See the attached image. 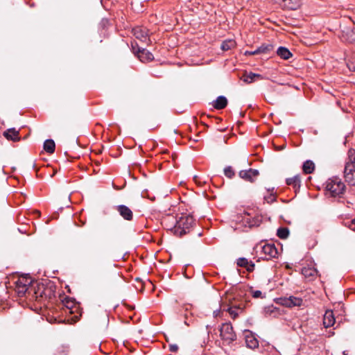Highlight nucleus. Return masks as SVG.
I'll return each instance as SVG.
<instances>
[{
  "label": "nucleus",
  "mask_w": 355,
  "mask_h": 355,
  "mask_svg": "<svg viewBox=\"0 0 355 355\" xmlns=\"http://www.w3.org/2000/svg\"><path fill=\"white\" fill-rule=\"evenodd\" d=\"M110 21L107 19H103L100 24H99V28L103 31H107L110 26H111Z\"/></svg>",
  "instance_id": "nucleus-28"
},
{
  "label": "nucleus",
  "mask_w": 355,
  "mask_h": 355,
  "mask_svg": "<svg viewBox=\"0 0 355 355\" xmlns=\"http://www.w3.org/2000/svg\"><path fill=\"white\" fill-rule=\"evenodd\" d=\"M302 169L306 174L312 173L315 169V164L312 161L307 160L304 163Z\"/></svg>",
  "instance_id": "nucleus-21"
},
{
  "label": "nucleus",
  "mask_w": 355,
  "mask_h": 355,
  "mask_svg": "<svg viewBox=\"0 0 355 355\" xmlns=\"http://www.w3.org/2000/svg\"><path fill=\"white\" fill-rule=\"evenodd\" d=\"M55 142L52 139H47L44 143V149L49 153H53L55 151Z\"/></svg>",
  "instance_id": "nucleus-22"
},
{
  "label": "nucleus",
  "mask_w": 355,
  "mask_h": 355,
  "mask_svg": "<svg viewBox=\"0 0 355 355\" xmlns=\"http://www.w3.org/2000/svg\"><path fill=\"white\" fill-rule=\"evenodd\" d=\"M169 350L172 352H176L178 350V346L176 344L169 345Z\"/></svg>",
  "instance_id": "nucleus-34"
},
{
  "label": "nucleus",
  "mask_w": 355,
  "mask_h": 355,
  "mask_svg": "<svg viewBox=\"0 0 355 355\" xmlns=\"http://www.w3.org/2000/svg\"><path fill=\"white\" fill-rule=\"evenodd\" d=\"M227 105V100L223 96H218L215 101L213 102L212 105L215 109L222 110Z\"/></svg>",
  "instance_id": "nucleus-18"
},
{
  "label": "nucleus",
  "mask_w": 355,
  "mask_h": 355,
  "mask_svg": "<svg viewBox=\"0 0 355 355\" xmlns=\"http://www.w3.org/2000/svg\"><path fill=\"white\" fill-rule=\"evenodd\" d=\"M35 294L37 300L46 297V293L44 286L43 284L37 286V290L35 291Z\"/></svg>",
  "instance_id": "nucleus-23"
},
{
  "label": "nucleus",
  "mask_w": 355,
  "mask_h": 355,
  "mask_svg": "<svg viewBox=\"0 0 355 355\" xmlns=\"http://www.w3.org/2000/svg\"><path fill=\"white\" fill-rule=\"evenodd\" d=\"M64 303L68 309H72L74 304V300L70 299L69 297H66L64 299Z\"/></svg>",
  "instance_id": "nucleus-32"
},
{
  "label": "nucleus",
  "mask_w": 355,
  "mask_h": 355,
  "mask_svg": "<svg viewBox=\"0 0 355 355\" xmlns=\"http://www.w3.org/2000/svg\"><path fill=\"white\" fill-rule=\"evenodd\" d=\"M344 171L355 172V164L347 162L345 164Z\"/></svg>",
  "instance_id": "nucleus-33"
},
{
  "label": "nucleus",
  "mask_w": 355,
  "mask_h": 355,
  "mask_svg": "<svg viewBox=\"0 0 355 355\" xmlns=\"http://www.w3.org/2000/svg\"><path fill=\"white\" fill-rule=\"evenodd\" d=\"M347 66L350 71H355V62H349Z\"/></svg>",
  "instance_id": "nucleus-35"
},
{
  "label": "nucleus",
  "mask_w": 355,
  "mask_h": 355,
  "mask_svg": "<svg viewBox=\"0 0 355 355\" xmlns=\"http://www.w3.org/2000/svg\"><path fill=\"white\" fill-rule=\"evenodd\" d=\"M286 182L288 185L292 186L295 189V191L299 190L301 182L300 175H297L293 178H287Z\"/></svg>",
  "instance_id": "nucleus-19"
},
{
  "label": "nucleus",
  "mask_w": 355,
  "mask_h": 355,
  "mask_svg": "<svg viewBox=\"0 0 355 355\" xmlns=\"http://www.w3.org/2000/svg\"><path fill=\"white\" fill-rule=\"evenodd\" d=\"M19 135V130H16L15 128H10L3 132V136L8 140L12 141H19L20 140V137Z\"/></svg>",
  "instance_id": "nucleus-12"
},
{
  "label": "nucleus",
  "mask_w": 355,
  "mask_h": 355,
  "mask_svg": "<svg viewBox=\"0 0 355 355\" xmlns=\"http://www.w3.org/2000/svg\"><path fill=\"white\" fill-rule=\"evenodd\" d=\"M132 34L141 42H148V44H153L152 35H149L148 28L144 26H137L132 28Z\"/></svg>",
  "instance_id": "nucleus-4"
},
{
  "label": "nucleus",
  "mask_w": 355,
  "mask_h": 355,
  "mask_svg": "<svg viewBox=\"0 0 355 355\" xmlns=\"http://www.w3.org/2000/svg\"><path fill=\"white\" fill-rule=\"evenodd\" d=\"M219 312H220L219 311H214V316H216V317L218 316V314Z\"/></svg>",
  "instance_id": "nucleus-38"
},
{
  "label": "nucleus",
  "mask_w": 355,
  "mask_h": 355,
  "mask_svg": "<svg viewBox=\"0 0 355 355\" xmlns=\"http://www.w3.org/2000/svg\"><path fill=\"white\" fill-rule=\"evenodd\" d=\"M236 264L239 267L245 268L249 272L254 270L255 265L251 261H248L246 258L241 257L237 259Z\"/></svg>",
  "instance_id": "nucleus-11"
},
{
  "label": "nucleus",
  "mask_w": 355,
  "mask_h": 355,
  "mask_svg": "<svg viewBox=\"0 0 355 355\" xmlns=\"http://www.w3.org/2000/svg\"><path fill=\"white\" fill-rule=\"evenodd\" d=\"M272 46H261L254 51H246L244 53L245 55H254L258 54H266L268 53Z\"/></svg>",
  "instance_id": "nucleus-14"
},
{
  "label": "nucleus",
  "mask_w": 355,
  "mask_h": 355,
  "mask_svg": "<svg viewBox=\"0 0 355 355\" xmlns=\"http://www.w3.org/2000/svg\"><path fill=\"white\" fill-rule=\"evenodd\" d=\"M335 323V318L331 310L326 311L323 318V324L327 328L331 327Z\"/></svg>",
  "instance_id": "nucleus-13"
},
{
  "label": "nucleus",
  "mask_w": 355,
  "mask_h": 355,
  "mask_svg": "<svg viewBox=\"0 0 355 355\" xmlns=\"http://www.w3.org/2000/svg\"><path fill=\"white\" fill-rule=\"evenodd\" d=\"M348 162L355 164V150L349 149L348 151Z\"/></svg>",
  "instance_id": "nucleus-30"
},
{
  "label": "nucleus",
  "mask_w": 355,
  "mask_h": 355,
  "mask_svg": "<svg viewBox=\"0 0 355 355\" xmlns=\"http://www.w3.org/2000/svg\"><path fill=\"white\" fill-rule=\"evenodd\" d=\"M318 271L315 268H304L302 270V275L306 277L310 278L316 275Z\"/></svg>",
  "instance_id": "nucleus-24"
},
{
  "label": "nucleus",
  "mask_w": 355,
  "mask_h": 355,
  "mask_svg": "<svg viewBox=\"0 0 355 355\" xmlns=\"http://www.w3.org/2000/svg\"><path fill=\"white\" fill-rule=\"evenodd\" d=\"M194 223V219L191 215H182L177 220L175 225L173 227V232L178 236H182L183 235L189 232L190 229L192 227Z\"/></svg>",
  "instance_id": "nucleus-1"
},
{
  "label": "nucleus",
  "mask_w": 355,
  "mask_h": 355,
  "mask_svg": "<svg viewBox=\"0 0 355 355\" xmlns=\"http://www.w3.org/2000/svg\"><path fill=\"white\" fill-rule=\"evenodd\" d=\"M55 171H54V173H53V175H51V177H53V175H55Z\"/></svg>",
  "instance_id": "nucleus-42"
},
{
  "label": "nucleus",
  "mask_w": 355,
  "mask_h": 355,
  "mask_svg": "<svg viewBox=\"0 0 355 355\" xmlns=\"http://www.w3.org/2000/svg\"><path fill=\"white\" fill-rule=\"evenodd\" d=\"M268 191L270 192V193H274L273 191H274V188L272 187V189H268Z\"/></svg>",
  "instance_id": "nucleus-39"
},
{
  "label": "nucleus",
  "mask_w": 355,
  "mask_h": 355,
  "mask_svg": "<svg viewBox=\"0 0 355 355\" xmlns=\"http://www.w3.org/2000/svg\"><path fill=\"white\" fill-rule=\"evenodd\" d=\"M245 343L248 347L255 349L259 346V342L253 334L249 331H245Z\"/></svg>",
  "instance_id": "nucleus-10"
},
{
  "label": "nucleus",
  "mask_w": 355,
  "mask_h": 355,
  "mask_svg": "<svg viewBox=\"0 0 355 355\" xmlns=\"http://www.w3.org/2000/svg\"><path fill=\"white\" fill-rule=\"evenodd\" d=\"M263 252L266 255H268L270 258H275L277 256V249L274 244H266L263 247Z\"/></svg>",
  "instance_id": "nucleus-15"
},
{
  "label": "nucleus",
  "mask_w": 355,
  "mask_h": 355,
  "mask_svg": "<svg viewBox=\"0 0 355 355\" xmlns=\"http://www.w3.org/2000/svg\"><path fill=\"white\" fill-rule=\"evenodd\" d=\"M224 174L228 178H232L235 175V173L232 166H227L224 168Z\"/></svg>",
  "instance_id": "nucleus-29"
},
{
  "label": "nucleus",
  "mask_w": 355,
  "mask_h": 355,
  "mask_svg": "<svg viewBox=\"0 0 355 355\" xmlns=\"http://www.w3.org/2000/svg\"><path fill=\"white\" fill-rule=\"evenodd\" d=\"M345 181L355 186V172L344 171Z\"/></svg>",
  "instance_id": "nucleus-25"
},
{
  "label": "nucleus",
  "mask_w": 355,
  "mask_h": 355,
  "mask_svg": "<svg viewBox=\"0 0 355 355\" xmlns=\"http://www.w3.org/2000/svg\"><path fill=\"white\" fill-rule=\"evenodd\" d=\"M220 49L222 51H225L230 50L231 48H230V46H221Z\"/></svg>",
  "instance_id": "nucleus-37"
},
{
  "label": "nucleus",
  "mask_w": 355,
  "mask_h": 355,
  "mask_svg": "<svg viewBox=\"0 0 355 355\" xmlns=\"http://www.w3.org/2000/svg\"><path fill=\"white\" fill-rule=\"evenodd\" d=\"M152 40H155V39L152 37ZM153 42L156 43V41H153Z\"/></svg>",
  "instance_id": "nucleus-41"
},
{
  "label": "nucleus",
  "mask_w": 355,
  "mask_h": 355,
  "mask_svg": "<svg viewBox=\"0 0 355 355\" xmlns=\"http://www.w3.org/2000/svg\"><path fill=\"white\" fill-rule=\"evenodd\" d=\"M277 54L284 60H288L292 56L291 51L287 48L282 46L277 49Z\"/></svg>",
  "instance_id": "nucleus-20"
},
{
  "label": "nucleus",
  "mask_w": 355,
  "mask_h": 355,
  "mask_svg": "<svg viewBox=\"0 0 355 355\" xmlns=\"http://www.w3.org/2000/svg\"><path fill=\"white\" fill-rule=\"evenodd\" d=\"M242 79L243 80L244 82H245L247 83H251L254 82L256 79L262 80L263 77L261 74H259V73H254L252 72H250V73L245 72L243 74Z\"/></svg>",
  "instance_id": "nucleus-17"
},
{
  "label": "nucleus",
  "mask_w": 355,
  "mask_h": 355,
  "mask_svg": "<svg viewBox=\"0 0 355 355\" xmlns=\"http://www.w3.org/2000/svg\"><path fill=\"white\" fill-rule=\"evenodd\" d=\"M261 295L262 293L260 291H255L252 292V296L255 298L261 297Z\"/></svg>",
  "instance_id": "nucleus-36"
},
{
  "label": "nucleus",
  "mask_w": 355,
  "mask_h": 355,
  "mask_svg": "<svg viewBox=\"0 0 355 355\" xmlns=\"http://www.w3.org/2000/svg\"><path fill=\"white\" fill-rule=\"evenodd\" d=\"M277 235L282 239H286L289 235V230L287 227H280L277 230Z\"/></svg>",
  "instance_id": "nucleus-26"
},
{
  "label": "nucleus",
  "mask_w": 355,
  "mask_h": 355,
  "mask_svg": "<svg viewBox=\"0 0 355 355\" xmlns=\"http://www.w3.org/2000/svg\"><path fill=\"white\" fill-rule=\"evenodd\" d=\"M264 200L269 204L276 201V194L275 193H270L269 196H265Z\"/></svg>",
  "instance_id": "nucleus-31"
},
{
  "label": "nucleus",
  "mask_w": 355,
  "mask_h": 355,
  "mask_svg": "<svg viewBox=\"0 0 355 355\" xmlns=\"http://www.w3.org/2000/svg\"><path fill=\"white\" fill-rule=\"evenodd\" d=\"M219 331L220 338L228 345L236 340V334L234 331L233 327L230 322L223 323Z\"/></svg>",
  "instance_id": "nucleus-2"
},
{
  "label": "nucleus",
  "mask_w": 355,
  "mask_h": 355,
  "mask_svg": "<svg viewBox=\"0 0 355 355\" xmlns=\"http://www.w3.org/2000/svg\"><path fill=\"white\" fill-rule=\"evenodd\" d=\"M32 280L30 278L22 277L16 283L17 291L19 295H24L28 291V286L31 284Z\"/></svg>",
  "instance_id": "nucleus-7"
},
{
  "label": "nucleus",
  "mask_w": 355,
  "mask_h": 355,
  "mask_svg": "<svg viewBox=\"0 0 355 355\" xmlns=\"http://www.w3.org/2000/svg\"><path fill=\"white\" fill-rule=\"evenodd\" d=\"M116 210L120 216L125 220L130 221L133 218V213L132 210L127 206L121 205L116 207Z\"/></svg>",
  "instance_id": "nucleus-8"
},
{
  "label": "nucleus",
  "mask_w": 355,
  "mask_h": 355,
  "mask_svg": "<svg viewBox=\"0 0 355 355\" xmlns=\"http://www.w3.org/2000/svg\"><path fill=\"white\" fill-rule=\"evenodd\" d=\"M236 309L242 310V308H241L240 306H234L230 307L227 309V311L230 313V316L234 320L236 319L237 318V316L239 315V313L236 311Z\"/></svg>",
  "instance_id": "nucleus-27"
},
{
  "label": "nucleus",
  "mask_w": 355,
  "mask_h": 355,
  "mask_svg": "<svg viewBox=\"0 0 355 355\" xmlns=\"http://www.w3.org/2000/svg\"><path fill=\"white\" fill-rule=\"evenodd\" d=\"M132 53L140 60L141 62H146L153 60L154 56L153 53L148 49L141 46H131Z\"/></svg>",
  "instance_id": "nucleus-5"
},
{
  "label": "nucleus",
  "mask_w": 355,
  "mask_h": 355,
  "mask_svg": "<svg viewBox=\"0 0 355 355\" xmlns=\"http://www.w3.org/2000/svg\"><path fill=\"white\" fill-rule=\"evenodd\" d=\"M345 189V185L344 183L338 179L329 180L326 184L327 191H329L333 197L339 196L340 194L343 193Z\"/></svg>",
  "instance_id": "nucleus-3"
},
{
  "label": "nucleus",
  "mask_w": 355,
  "mask_h": 355,
  "mask_svg": "<svg viewBox=\"0 0 355 355\" xmlns=\"http://www.w3.org/2000/svg\"><path fill=\"white\" fill-rule=\"evenodd\" d=\"M226 43H227V41H226V40H225V41H223L222 44H223V45L227 44Z\"/></svg>",
  "instance_id": "nucleus-40"
},
{
  "label": "nucleus",
  "mask_w": 355,
  "mask_h": 355,
  "mask_svg": "<svg viewBox=\"0 0 355 355\" xmlns=\"http://www.w3.org/2000/svg\"><path fill=\"white\" fill-rule=\"evenodd\" d=\"M282 6L288 10H297L300 6V0H282Z\"/></svg>",
  "instance_id": "nucleus-16"
},
{
  "label": "nucleus",
  "mask_w": 355,
  "mask_h": 355,
  "mask_svg": "<svg viewBox=\"0 0 355 355\" xmlns=\"http://www.w3.org/2000/svg\"><path fill=\"white\" fill-rule=\"evenodd\" d=\"M281 300L282 301V304L288 307H293L295 306H300L302 303V300L301 298L294 296L281 299Z\"/></svg>",
  "instance_id": "nucleus-9"
},
{
  "label": "nucleus",
  "mask_w": 355,
  "mask_h": 355,
  "mask_svg": "<svg viewBox=\"0 0 355 355\" xmlns=\"http://www.w3.org/2000/svg\"><path fill=\"white\" fill-rule=\"evenodd\" d=\"M259 175V171L253 168L242 170L239 173V175L241 179L252 183L254 182V180L258 177Z\"/></svg>",
  "instance_id": "nucleus-6"
}]
</instances>
